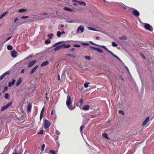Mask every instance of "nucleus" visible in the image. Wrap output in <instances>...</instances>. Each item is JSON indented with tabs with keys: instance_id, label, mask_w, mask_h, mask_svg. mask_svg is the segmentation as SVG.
<instances>
[{
	"instance_id": "obj_54",
	"label": "nucleus",
	"mask_w": 154,
	"mask_h": 154,
	"mask_svg": "<svg viewBox=\"0 0 154 154\" xmlns=\"http://www.w3.org/2000/svg\"><path fill=\"white\" fill-rule=\"evenodd\" d=\"M28 17V16H23L21 17V18L23 19H25Z\"/></svg>"
},
{
	"instance_id": "obj_20",
	"label": "nucleus",
	"mask_w": 154,
	"mask_h": 154,
	"mask_svg": "<svg viewBox=\"0 0 154 154\" xmlns=\"http://www.w3.org/2000/svg\"><path fill=\"white\" fill-rule=\"evenodd\" d=\"M26 9H21L19 10L18 11V12L20 13H22V12H26Z\"/></svg>"
},
{
	"instance_id": "obj_42",
	"label": "nucleus",
	"mask_w": 154,
	"mask_h": 154,
	"mask_svg": "<svg viewBox=\"0 0 154 154\" xmlns=\"http://www.w3.org/2000/svg\"><path fill=\"white\" fill-rule=\"evenodd\" d=\"M87 28L89 30H93V31H96L94 29L92 28L91 27H87Z\"/></svg>"
},
{
	"instance_id": "obj_3",
	"label": "nucleus",
	"mask_w": 154,
	"mask_h": 154,
	"mask_svg": "<svg viewBox=\"0 0 154 154\" xmlns=\"http://www.w3.org/2000/svg\"><path fill=\"white\" fill-rule=\"evenodd\" d=\"M145 29L148 30L150 32H152L153 28L152 26L148 23H145Z\"/></svg>"
},
{
	"instance_id": "obj_2",
	"label": "nucleus",
	"mask_w": 154,
	"mask_h": 154,
	"mask_svg": "<svg viewBox=\"0 0 154 154\" xmlns=\"http://www.w3.org/2000/svg\"><path fill=\"white\" fill-rule=\"evenodd\" d=\"M97 46H100L101 47L105 49L106 51H107L108 52L110 53L111 54H112L113 57H115L117 58L118 60L120 61H121L120 59L117 56L115 55L114 54H113L111 51L109 50L106 47V46L104 45H97Z\"/></svg>"
},
{
	"instance_id": "obj_12",
	"label": "nucleus",
	"mask_w": 154,
	"mask_h": 154,
	"mask_svg": "<svg viewBox=\"0 0 154 154\" xmlns=\"http://www.w3.org/2000/svg\"><path fill=\"white\" fill-rule=\"evenodd\" d=\"M15 80L14 79H13L11 82H9L8 83V86L9 87H11L12 85H14L15 82Z\"/></svg>"
},
{
	"instance_id": "obj_21",
	"label": "nucleus",
	"mask_w": 154,
	"mask_h": 154,
	"mask_svg": "<svg viewBox=\"0 0 154 154\" xmlns=\"http://www.w3.org/2000/svg\"><path fill=\"white\" fill-rule=\"evenodd\" d=\"M102 136L106 139H109V138H108V135L106 133H103L102 134Z\"/></svg>"
},
{
	"instance_id": "obj_64",
	"label": "nucleus",
	"mask_w": 154,
	"mask_h": 154,
	"mask_svg": "<svg viewBox=\"0 0 154 154\" xmlns=\"http://www.w3.org/2000/svg\"><path fill=\"white\" fill-rule=\"evenodd\" d=\"M104 3H108V2L106 1L105 0H102Z\"/></svg>"
},
{
	"instance_id": "obj_22",
	"label": "nucleus",
	"mask_w": 154,
	"mask_h": 154,
	"mask_svg": "<svg viewBox=\"0 0 154 154\" xmlns=\"http://www.w3.org/2000/svg\"><path fill=\"white\" fill-rule=\"evenodd\" d=\"M63 9L64 10L69 11H71L72 12L73 11V10L70 9V8L67 7H64L63 8Z\"/></svg>"
},
{
	"instance_id": "obj_10",
	"label": "nucleus",
	"mask_w": 154,
	"mask_h": 154,
	"mask_svg": "<svg viewBox=\"0 0 154 154\" xmlns=\"http://www.w3.org/2000/svg\"><path fill=\"white\" fill-rule=\"evenodd\" d=\"M36 62V60H35L30 62L28 66V67H31Z\"/></svg>"
},
{
	"instance_id": "obj_5",
	"label": "nucleus",
	"mask_w": 154,
	"mask_h": 154,
	"mask_svg": "<svg viewBox=\"0 0 154 154\" xmlns=\"http://www.w3.org/2000/svg\"><path fill=\"white\" fill-rule=\"evenodd\" d=\"M44 128L47 129L50 126L51 123L47 119H45L44 120Z\"/></svg>"
},
{
	"instance_id": "obj_4",
	"label": "nucleus",
	"mask_w": 154,
	"mask_h": 154,
	"mask_svg": "<svg viewBox=\"0 0 154 154\" xmlns=\"http://www.w3.org/2000/svg\"><path fill=\"white\" fill-rule=\"evenodd\" d=\"M84 28L82 26H80L78 28L76 32L77 33H82L84 31Z\"/></svg>"
},
{
	"instance_id": "obj_59",
	"label": "nucleus",
	"mask_w": 154,
	"mask_h": 154,
	"mask_svg": "<svg viewBox=\"0 0 154 154\" xmlns=\"http://www.w3.org/2000/svg\"><path fill=\"white\" fill-rule=\"evenodd\" d=\"M125 68L128 71V72H129V69H128V67L127 66H125Z\"/></svg>"
},
{
	"instance_id": "obj_37",
	"label": "nucleus",
	"mask_w": 154,
	"mask_h": 154,
	"mask_svg": "<svg viewBox=\"0 0 154 154\" xmlns=\"http://www.w3.org/2000/svg\"><path fill=\"white\" fill-rule=\"evenodd\" d=\"M90 84V83H86L84 84V86L85 88H87L88 87V85Z\"/></svg>"
},
{
	"instance_id": "obj_39",
	"label": "nucleus",
	"mask_w": 154,
	"mask_h": 154,
	"mask_svg": "<svg viewBox=\"0 0 154 154\" xmlns=\"http://www.w3.org/2000/svg\"><path fill=\"white\" fill-rule=\"evenodd\" d=\"M149 120V117H147L146 119H145V125L146 124V123L148 122Z\"/></svg>"
},
{
	"instance_id": "obj_51",
	"label": "nucleus",
	"mask_w": 154,
	"mask_h": 154,
	"mask_svg": "<svg viewBox=\"0 0 154 154\" xmlns=\"http://www.w3.org/2000/svg\"><path fill=\"white\" fill-rule=\"evenodd\" d=\"M43 114H40V119L41 120L43 118Z\"/></svg>"
},
{
	"instance_id": "obj_38",
	"label": "nucleus",
	"mask_w": 154,
	"mask_h": 154,
	"mask_svg": "<svg viewBox=\"0 0 154 154\" xmlns=\"http://www.w3.org/2000/svg\"><path fill=\"white\" fill-rule=\"evenodd\" d=\"M55 134L57 136H59L60 134V132L57 130H56Z\"/></svg>"
},
{
	"instance_id": "obj_8",
	"label": "nucleus",
	"mask_w": 154,
	"mask_h": 154,
	"mask_svg": "<svg viewBox=\"0 0 154 154\" xmlns=\"http://www.w3.org/2000/svg\"><path fill=\"white\" fill-rule=\"evenodd\" d=\"M17 52L15 50H13L11 52V56L14 58L17 57Z\"/></svg>"
},
{
	"instance_id": "obj_53",
	"label": "nucleus",
	"mask_w": 154,
	"mask_h": 154,
	"mask_svg": "<svg viewBox=\"0 0 154 154\" xmlns=\"http://www.w3.org/2000/svg\"><path fill=\"white\" fill-rule=\"evenodd\" d=\"M44 108L43 107L41 111L40 114H43V112L44 111Z\"/></svg>"
},
{
	"instance_id": "obj_50",
	"label": "nucleus",
	"mask_w": 154,
	"mask_h": 154,
	"mask_svg": "<svg viewBox=\"0 0 154 154\" xmlns=\"http://www.w3.org/2000/svg\"><path fill=\"white\" fill-rule=\"evenodd\" d=\"M119 113L122 114V115L124 113V112L121 110H119Z\"/></svg>"
},
{
	"instance_id": "obj_34",
	"label": "nucleus",
	"mask_w": 154,
	"mask_h": 154,
	"mask_svg": "<svg viewBox=\"0 0 154 154\" xmlns=\"http://www.w3.org/2000/svg\"><path fill=\"white\" fill-rule=\"evenodd\" d=\"M53 33H51V34H48V36L50 39H52V38H53L52 36H53Z\"/></svg>"
},
{
	"instance_id": "obj_26",
	"label": "nucleus",
	"mask_w": 154,
	"mask_h": 154,
	"mask_svg": "<svg viewBox=\"0 0 154 154\" xmlns=\"http://www.w3.org/2000/svg\"><path fill=\"white\" fill-rule=\"evenodd\" d=\"M51 42V40L49 39H47L45 41V43L47 44H48Z\"/></svg>"
},
{
	"instance_id": "obj_30",
	"label": "nucleus",
	"mask_w": 154,
	"mask_h": 154,
	"mask_svg": "<svg viewBox=\"0 0 154 154\" xmlns=\"http://www.w3.org/2000/svg\"><path fill=\"white\" fill-rule=\"evenodd\" d=\"M119 39L122 40H125L126 39V38L125 36H122L119 37Z\"/></svg>"
},
{
	"instance_id": "obj_16",
	"label": "nucleus",
	"mask_w": 154,
	"mask_h": 154,
	"mask_svg": "<svg viewBox=\"0 0 154 154\" xmlns=\"http://www.w3.org/2000/svg\"><path fill=\"white\" fill-rule=\"evenodd\" d=\"M22 78H20L19 79V80L16 83V85L17 86H18L21 84L22 82Z\"/></svg>"
},
{
	"instance_id": "obj_47",
	"label": "nucleus",
	"mask_w": 154,
	"mask_h": 154,
	"mask_svg": "<svg viewBox=\"0 0 154 154\" xmlns=\"http://www.w3.org/2000/svg\"><path fill=\"white\" fill-rule=\"evenodd\" d=\"M5 76L3 74L2 75H1L0 76V80H2L4 78Z\"/></svg>"
},
{
	"instance_id": "obj_6",
	"label": "nucleus",
	"mask_w": 154,
	"mask_h": 154,
	"mask_svg": "<svg viewBox=\"0 0 154 154\" xmlns=\"http://www.w3.org/2000/svg\"><path fill=\"white\" fill-rule=\"evenodd\" d=\"M12 104V102H10L9 103H8L6 105L3 106L1 109V111H2L7 109L10 106H11Z\"/></svg>"
},
{
	"instance_id": "obj_41",
	"label": "nucleus",
	"mask_w": 154,
	"mask_h": 154,
	"mask_svg": "<svg viewBox=\"0 0 154 154\" xmlns=\"http://www.w3.org/2000/svg\"><path fill=\"white\" fill-rule=\"evenodd\" d=\"M85 59H87L88 60H90L91 59V57L90 56H85Z\"/></svg>"
},
{
	"instance_id": "obj_57",
	"label": "nucleus",
	"mask_w": 154,
	"mask_h": 154,
	"mask_svg": "<svg viewBox=\"0 0 154 154\" xmlns=\"http://www.w3.org/2000/svg\"><path fill=\"white\" fill-rule=\"evenodd\" d=\"M90 48H91V49L94 50H96L97 48H95L93 47H91V46H90Z\"/></svg>"
},
{
	"instance_id": "obj_28",
	"label": "nucleus",
	"mask_w": 154,
	"mask_h": 154,
	"mask_svg": "<svg viewBox=\"0 0 154 154\" xmlns=\"http://www.w3.org/2000/svg\"><path fill=\"white\" fill-rule=\"evenodd\" d=\"M96 50L99 52L101 53H103V51L101 49L99 48H96Z\"/></svg>"
},
{
	"instance_id": "obj_58",
	"label": "nucleus",
	"mask_w": 154,
	"mask_h": 154,
	"mask_svg": "<svg viewBox=\"0 0 154 154\" xmlns=\"http://www.w3.org/2000/svg\"><path fill=\"white\" fill-rule=\"evenodd\" d=\"M25 69H22V70H21V73H24V71H25Z\"/></svg>"
},
{
	"instance_id": "obj_60",
	"label": "nucleus",
	"mask_w": 154,
	"mask_h": 154,
	"mask_svg": "<svg viewBox=\"0 0 154 154\" xmlns=\"http://www.w3.org/2000/svg\"><path fill=\"white\" fill-rule=\"evenodd\" d=\"M140 79L141 80V82H142V87H143V80L141 78V77L140 76Z\"/></svg>"
},
{
	"instance_id": "obj_63",
	"label": "nucleus",
	"mask_w": 154,
	"mask_h": 154,
	"mask_svg": "<svg viewBox=\"0 0 154 154\" xmlns=\"http://www.w3.org/2000/svg\"><path fill=\"white\" fill-rule=\"evenodd\" d=\"M11 38V37H9L8 38H7L6 39V41H8V40H9L10 38Z\"/></svg>"
},
{
	"instance_id": "obj_43",
	"label": "nucleus",
	"mask_w": 154,
	"mask_h": 154,
	"mask_svg": "<svg viewBox=\"0 0 154 154\" xmlns=\"http://www.w3.org/2000/svg\"><path fill=\"white\" fill-rule=\"evenodd\" d=\"M44 131L43 130H41L40 131L38 132V134H43Z\"/></svg>"
},
{
	"instance_id": "obj_35",
	"label": "nucleus",
	"mask_w": 154,
	"mask_h": 154,
	"mask_svg": "<svg viewBox=\"0 0 154 154\" xmlns=\"http://www.w3.org/2000/svg\"><path fill=\"white\" fill-rule=\"evenodd\" d=\"M66 22L69 23H72L76 22L75 21L73 20H66Z\"/></svg>"
},
{
	"instance_id": "obj_49",
	"label": "nucleus",
	"mask_w": 154,
	"mask_h": 154,
	"mask_svg": "<svg viewBox=\"0 0 154 154\" xmlns=\"http://www.w3.org/2000/svg\"><path fill=\"white\" fill-rule=\"evenodd\" d=\"M73 46L74 47H78V48H79L80 47V45H77V44L74 45H73Z\"/></svg>"
},
{
	"instance_id": "obj_14",
	"label": "nucleus",
	"mask_w": 154,
	"mask_h": 154,
	"mask_svg": "<svg viewBox=\"0 0 154 154\" xmlns=\"http://www.w3.org/2000/svg\"><path fill=\"white\" fill-rule=\"evenodd\" d=\"M32 108V104L31 103L29 104L27 107V110L28 112H30Z\"/></svg>"
},
{
	"instance_id": "obj_18",
	"label": "nucleus",
	"mask_w": 154,
	"mask_h": 154,
	"mask_svg": "<svg viewBox=\"0 0 154 154\" xmlns=\"http://www.w3.org/2000/svg\"><path fill=\"white\" fill-rule=\"evenodd\" d=\"M51 115H54L53 116L54 118H55V119L56 117V116L55 114V111L54 109H53L52 110V111L51 112Z\"/></svg>"
},
{
	"instance_id": "obj_23",
	"label": "nucleus",
	"mask_w": 154,
	"mask_h": 154,
	"mask_svg": "<svg viewBox=\"0 0 154 154\" xmlns=\"http://www.w3.org/2000/svg\"><path fill=\"white\" fill-rule=\"evenodd\" d=\"M67 107L69 109L71 110L75 108V106H73L72 105H69V106H67Z\"/></svg>"
},
{
	"instance_id": "obj_15",
	"label": "nucleus",
	"mask_w": 154,
	"mask_h": 154,
	"mask_svg": "<svg viewBox=\"0 0 154 154\" xmlns=\"http://www.w3.org/2000/svg\"><path fill=\"white\" fill-rule=\"evenodd\" d=\"M38 67V66L36 65L31 70L30 73L31 74H32L35 71L36 69Z\"/></svg>"
},
{
	"instance_id": "obj_1",
	"label": "nucleus",
	"mask_w": 154,
	"mask_h": 154,
	"mask_svg": "<svg viewBox=\"0 0 154 154\" xmlns=\"http://www.w3.org/2000/svg\"><path fill=\"white\" fill-rule=\"evenodd\" d=\"M127 8L128 9V10L130 12H132L134 16L136 17H138L139 16L140 13L137 10L133 8H129L128 7Z\"/></svg>"
},
{
	"instance_id": "obj_62",
	"label": "nucleus",
	"mask_w": 154,
	"mask_h": 154,
	"mask_svg": "<svg viewBox=\"0 0 154 154\" xmlns=\"http://www.w3.org/2000/svg\"><path fill=\"white\" fill-rule=\"evenodd\" d=\"M140 55L143 59H144V55L143 54H141Z\"/></svg>"
},
{
	"instance_id": "obj_13",
	"label": "nucleus",
	"mask_w": 154,
	"mask_h": 154,
	"mask_svg": "<svg viewBox=\"0 0 154 154\" xmlns=\"http://www.w3.org/2000/svg\"><path fill=\"white\" fill-rule=\"evenodd\" d=\"M89 105H84L82 108V109L84 110H87L89 109Z\"/></svg>"
},
{
	"instance_id": "obj_48",
	"label": "nucleus",
	"mask_w": 154,
	"mask_h": 154,
	"mask_svg": "<svg viewBox=\"0 0 154 154\" xmlns=\"http://www.w3.org/2000/svg\"><path fill=\"white\" fill-rule=\"evenodd\" d=\"M45 144H43V145H42V151H43L44 150V149H45Z\"/></svg>"
},
{
	"instance_id": "obj_29",
	"label": "nucleus",
	"mask_w": 154,
	"mask_h": 154,
	"mask_svg": "<svg viewBox=\"0 0 154 154\" xmlns=\"http://www.w3.org/2000/svg\"><path fill=\"white\" fill-rule=\"evenodd\" d=\"M85 126L84 125H82L80 127V130L81 133L82 132Z\"/></svg>"
},
{
	"instance_id": "obj_46",
	"label": "nucleus",
	"mask_w": 154,
	"mask_h": 154,
	"mask_svg": "<svg viewBox=\"0 0 154 154\" xmlns=\"http://www.w3.org/2000/svg\"><path fill=\"white\" fill-rule=\"evenodd\" d=\"M50 152L52 153V154H57V153L55 152V151L53 150H50Z\"/></svg>"
},
{
	"instance_id": "obj_45",
	"label": "nucleus",
	"mask_w": 154,
	"mask_h": 154,
	"mask_svg": "<svg viewBox=\"0 0 154 154\" xmlns=\"http://www.w3.org/2000/svg\"><path fill=\"white\" fill-rule=\"evenodd\" d=\"M10 73V71H7L5 72L3 74L5 76L6 75L9 74Z\"/></svg>"
},
{
	"instance_id": "obj_9",
	"label": "nucleus",
	"mask_w": 154,
	"mask_h": 154,
	"mask_svg": "<svg viewBox=\"0 0 154 154\" xmlns=\"http://www.w3.org/2000/svg\"><path fill=\"white\" fill-rule=\"evenodd\" d=\"M61 45L62 48L63 49L69 48H70L71 46L70 45H66V43L62 44Z\"/></svg>"
},
{
	"instance_id": "obj_19",
	"label": "nucleus",
	"mask_w": 154,
	"mask_h": 154,
	"mask_svg": "<svg viewBox=\"0 0 154 154\" xmlns=\"http://www.w3.org/2000/svg\"><path fill=\"white\" fill-rule=\"evenodd\" d=\"M62 48V46L61 45L60 46H58L56 48H55L54 49V51H57L58 50H60Z\"/></svg>"
},
{
	"instance_id": "obj_17",
	"label": "nucleus",
	"mask_w": 154,
	"mask_h": 154,
	"mask_svg": "<svg viewBox=\"0 0 154 154\" xmlns=\"http://www.w3.org/2000/svg\"><path fill=\"white\" fill-rule=\"evenodd\" d=\"M48 64L49 62L48 61H47L43 62L41 64V66L42 67H43L48 65Z\"/></svg>"
},
{
	"instance_id": "obj_24",
	"label": "nucleus",
	"mask_w": 154,
	"mask_h": 154,
	"mask_svg": "<svg viewBox=\"0 0 154 154\" xmlns=\"http://www.w3.org/2000/svg\"><path fill=\"white\" fill-rule=\"evenodd\" d=\"M7 48L8 50L10 51L12 49L13 47H12V46L9 45L7 46Z\"/></svg>"
},
{
	"instance_id": "obj_40",
	"label": "nucleus",
	"mask_w": 154,
	"mask_h": 154,
	"mask_svg": "<svg viewBox=\"0 0 154 154\" xmlns=\"http://www.w3.org/2000/svg\"><path fill=\"white\" fill-rule=\"evenodd\" d=\"M79 102L80 103L81 105L83 104V100L82 99V98H81L80 99H79Z\"/></svg>"
},
{
	"instance_id": "obj_7",
	"label": "nucleus",
	"mask_w": 154,
	"mask_h": 154,
	"mask_svg": "<svg viewBox=\"0 0 154 154\" xmlns=\"http://www.w3.org/2000/svg\"><path fill=\"white\" fill-rule=\"evenodd\" d=\"M71 103V97L69 96H67L66 102L67 106H69V105H70Z\"/></svg>"
},
{
	"instance_id": "obj_25",
	"label": "nucleus",
	"mask_w": 154,
	"mask_h": 154,
	"mask_svg": "<svg viewBox=\"0 0 154 154\" xmlns=\"http://www.w3.org/2000/svg\"><path fill=\"white\" fill-rule=\"evenodd\" d=\"M64 26L63 25H59L58 26V28L59 30H62L63 29L62 28L64 27Z\"/></svg>"
},
{
	"instance_id": "obj_33",
	"label": "nucleus",
	"mask_w": 154,
	"mask_h": 154,
	"mask_svg": "<svg viewBox=\"0 0 154 154\" xmlns=\"http://www.w3.org/2000/svg\"><path fill=\"white\" fill-rule=\"evenodd\" d=\"M112 45L113 47H116L117 46V45L114 42H112Z\"/></svg>"
},
{
	"instance_id": "obj_52",
	"label": "nucleus",
	"mask_w": 154,
	"mask_h": 154,
	"mask_svg": "<svg viewBox=\"0 0 154 154\" xmlns=\"http://www.w3.org/2000/svg\"><path fill=\"white\" fill-rule=\"evenodd\" d=\"M67 56H70V57H72L73 58H75V56H74L72 55H71L70 54H68L67 55Z\"/></svg>"
},
{
	"instance_id": "obj_61",
	"label": "nucleus",
	"mask_w": 154,
	"mask_h": 154,
	"mask_svg": "<svg viewBox=\"0 0 154 154\" xmlns=\"http://www.w3.org/2000/svg\"><path fill=\"white\" fill-rule=\"evenodd\" d=\"M18 20V18H16L14 21V23H15L17 21V20Z\"/></svg>"
},
{
	"instance_id": "obj_11",
	"label": "nucleus",
	"mask_w": 154,
	"mask_h": 154,
	"mask_svg": "<svg viewBox=\"0 0 154 154\" xmlns=\"http://www.w3.org/2000/svg\"><path fill=\"white\" fill-rule=\"evenodd\" d=\"M78 3L81 6H85L86 5V3L85 2L82 1H79Z\"/></svg>"
},
{
	"instance_id": "obj_36",
	"label": "nucleus",
	"mask_w": 154,
	"mask_h": 154,
	"mask_svg": "<svg viewBox=\"0 0 154 154\" xmlns=\"http://www.w3.org/2000/svg\"><path fill=\"white\" fill-rule=\"evenodd\" d=\"M57 37H60L61 35V32L60 31H58L57 32Z\"/></svg>"
},
{
	"instance_id": "obj_31",
	"label": "nucleus",
	"mask_w": 154,
	"mask_h": 154,
	"mask_svg": "<svg viewBox=\"0 0 154 154\" xmlns=\"http://www.w3.org/2000/svg\"><path fill=\"white\" fill-rule=\"evenodd\" d=\"M63 42H64L63 41H60L59 42L55 43L53 45V47H55L59 43H63Z\"/></svg>"
},
{
	"instance_id": "obj_55",
	"label": "nucleus",
	"mask_w": 154,
	"mask_h": 154,
	"mask_svg": "<svg viewBox=\"0 0 154 154\" xmlns=\"http://www.w3.org/2000/svg\"><path fill=\"white\" fill-rule=\"evenodd\" d=\"M41 14L44 16H46L48 15V14L46 13H42Z\"/></svg>"
},
{
	"instance_id": "obj_32",
	"label": "nucleus",
	"mask_w": 154,
	"mask_h": 154,
	"mask_svg": "<svg viewBox=\"0 0 154 154\" xmlns=\"http://www.w3.org/2000/svg\"><path fill=\"white\" fill-rule=\"evenodd\" d=\"M81 44L82 45L85 46H88L89 45V44L88 43L86 42L82 43Z\"/></svg>"
},
{
	"instance_id": "obj_27",
	"label": "nucleus",
	"mask_w": 154,
	"mask_h": 154,
	"mask_svg": "<svg viewBox=\"0 0 154 154\" xmlns=\"http://www.w3.org/2000/svg\"><path fill=\"white\" fill-rule=\"evenodd\" d=\"M7 12H5L2 15L0 16V19L2 18L5 16L7 14Z\"/></svg>"
},
{
	"instance_id": "obj_56",
	"label": "nucleus",
	"mask_w": 154,
	"mask_h": 154,
	"mask_svg": "<svg viewBox=\"0 0 154 154\" xmlns=\"http://www.w3.org/2000/svg\"><path fill=\"white\" fill-rule=\"evenodd\" d=\"M8 88L7 86H5L4 87V91L7 90Z\"/></svg>"
},
{
	"instance_id": "obj_44",
	"label": "nucleus",
	"mask_w": 154,
	"mask_h": 154,
	"mask_svg": "<svg viewBox=\"0 0 154 154\" xmlns=\"http://www.w3.org/2000/svg\"><path fill=\"white\" fill-rule=\"evenodd\" d=\"M8 96H9V94H8V93H6L5 94V98L6 99H7L8 98Z\"/></svg>"
}]
</instances>
